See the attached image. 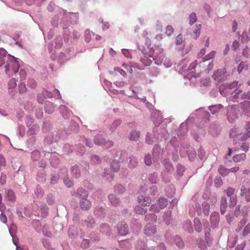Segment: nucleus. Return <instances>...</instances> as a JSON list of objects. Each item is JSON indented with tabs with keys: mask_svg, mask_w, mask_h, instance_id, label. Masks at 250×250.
I'll list each match as a JSON object with an SVG mask.
<instances>
[{
	"mask_svg": "<svg viewBox=\"0 0 250 250\" xmlns=\"http://www.w3.org/2000/svg\"><path fill=\"white\" fill-rule=\"evenodd\" d=\"M35 194L38 198H42L44 194L43 189L39 187H37L35 190Z\"/></svg>",
	"mask_w": 250,
	"mask_h": 250,
	"instance_id": "obj_33",
	"label": "nucleus"
},
{
	"mask_svg": "<svg viewBox=\"0 0 250 250\" xmlns=\"http://www.w3.org/2000/svg\"><path fill=\"white\" fill-rule=\"evenodd\" d=\"M6 197L9 201L13 202L16 200V196L14 191L11 189H9L6 192Z\"/></svg>",
	"mask_w": 250,
	"mask_h": 250,
	"instance_id": "obj_19",
	"label": "nucleus"
},
{
	"mask_svg": "<svg viewBox=\"0 0 250 250\" xmlns=\"http://www.w3.org/2000/svg\"><path fill=\"white\" fill-rule=\"evenodd\" d=\"M156 114L157 115L158 114L156 113H153L152 114V120H153L154 123L155 124V125H160L162 122V117H161V116H159L158 117L157 119L156 120H155L154 119L153 116L155 115H156Z\"/></svg>",
	"mask_w": 250,
	"mask_h": 250,
	"instance_id": "obj_45",
	"label": "nucleus"
},
{
	"mask_svg": "<svg viewBox=\"0 0 250 250\" xmlns=\"http://www.w3.org/2000/svg\"><path fill=\"white\" fill-rule=\"evenodd\" d=\"M238 82H233L229 84H227L225 89L222 90L221 88L220 89V92L221 95H224L225 96H227L229 95V93H231V89H232L233 88H234L235 89H237L236 88L238 86Z\"/></svg>",
	"mask_w": 250,
	"mask_h": 250,
	"instance_id": "obj_6",
	"label": "nucleus"
},
{
	"mask_svg": "<svg viewBox=\"0 0 250 250\" xmlns=\"http://www.w3.org/2000/svg\"><path fill=\"white\" fill-rule=\"evenodd\" d=\"M0 220L2 223H6L7 220V217L4 214L1 213L0 215Z\"/></svg>",
	"mask_w": 250,
	"mask_h": 250,
	"instance_id": "obj_61",
	"label": "nucleus"
},
{
	"mask_svg": "<svg viewBox=\"0 0 250 250\" xmlns=\"http://www.w3.org/2000/svg\"><path fill=\"white\" fill-rule=\"evenodd\" d=\"M135 212L139 214H144L147 212V209L141 207L140 206H136L134 208Z\"/></svg>",
	"mask_w": 250,
	"mask_h": 250,
	"instance_id": "obj_26",
	"label": "nucleus"
},
{
	"mask_svg": "<svg viewBox=\"0 0 250 250\" xmlns=\"http://www.w3.org/2000/svg\"><path fill=\"white\" fill-rule=\"evenodd\" d=\"M120 168V165L119 162L117 161H113L111 165L110 169H105L104 173V174L109 175L111 180L113 179V172H117L118 171ZM105 176V175H104Z\"/></svg>",
	"mask_w": 250,
	"mask_h": 250,
	"instance_id": "obj_3",
	"label": "nucleus"
},
{
	"mask_svg": "<svg viewBox=\"0 0 250 250\" xmlns=\"http://www.w3.org/2000/svg\"><path fill=\"white\" fill-rule=\"evenodd\" d=\"M215 52L212 51L209 54H208L206 56L204 57L203 60L204 61L209 60L212 58H213L215 55Z\"/></svg>",
	"mask_w": 250,
	"mask_h": 250,
	"instance_id": "obj_48",
	"label": "nucleus"
},
{
	"mask_svg": "<svg viewBox=\"0 0 250 250\" xmlns=\"http://www.w3.org/2000/svg\"><path fill=\"white\" fill-rule=\"evenodd\" d=\"M240 106L241 107L243 113L248 117H250V101L245 100L241 102L240 105H233L228 107V119L229 122L232 123L234 120L237 118V115L234 113V111Z\"/></svg>",
	"mask_w": 250,
	"mask_h": 250,
	"instance_id": "obj_1",
	"label": "nucleus"
},
{
	"mask_svg": "<svg viewBox=\"0 0 250 250\" xmlns=\"http://www.w3.org/2000/svg\"><path fill=\"white\" fill-rule=\"evenodd\" d=\"M151 202V199L149 197H144L142 195L139 196L138 197V202L143 206H148Z\"/></svg>",
	"mask_w": 250,
	"mask_h": 250,
	"instance_id": "obj_7",
	"label": "nucleus"
},
{
	"mask_svg": "<svg viewBox=\"0 0 250 250\" xmlns=\"http://www.w3.org/2000/svg\"><path fill=\"white\" fill-rule=\"evenodd\" d=\"M150 217H152V220H154V221H156V220L157 217H156V216L154 214H147V215H146L145 216V219L146 221H148V220H150V219H149Z\"/></svg>",
	"mask_w": 250,
	"mask_h": 250,
	"instance_id": "obj_55",
	"label": "nucleus"
},
{
	"mask_svg": "<svg viewBox=\"0 0 250 250\" xmlns=\"http://www.w3.org/2000/svg\"><path fill=\"white\" fill-rule=\"evenodd\" d=\"M228 207L227 200L225 197H222L220 201V211L222 214H224Z\"/></svg>",
	"mask_w": 250,
	"mask_h": 250,
	"instance_id": "obj_11",
	"label": "nucleus"
},
{
	"mask_svg": "<svg viewBox=\"0 0 250 250\" xmlns=\"http://www.w3.org/2000/svg\"><path fill=\"white\" fill-rule=\"evenodd\" d=\"M245 132L236 135V137L241 140H246L250 137V122L246 123L245 125Z\"/></svg>",
	"mask_w": 250,
	"mask_h": 250,
	"instance_id": "obj_5",
	"label": "nucleus"
},
{
	"mask_svg": "<svg viewBox=\"0 0 250 250\" xmlns=\"http://www.w3.org/2000/svg\"><path fill=\"white\" fill-rule=\"evenodd\" d=\"M77 195L82 198H87L88 196V192L83 188H79L77 190Z\"/></svg>",
	"mask_w": 250,
	"mask_h": 250,
	"instance_id": "obj_14",
	"label": "nucleus"
},
{
	"mask_svg": "<svg viewBox=\"0 0 250 250\" xmlns=\"http://www.w3.org/2000/svg\"><path fill=\"white\" fill-rule=\"evenodd\" d=\"M5 72L8 74V72L10 70L14 73H16L19 71L20 68V64L17 60L15 58H13L12 60L7 62V64L5 65Z\"/></svg>",
	"mask_w": 250,
	"mask_h": 250,
	"instance_id": "obj_2",
	"label": "nucleus"
},
{
	"mask_svg": "<svg viewBox=\"0 0 250 250\" xmlns=\"http://www.w3.org/2000/svg\"><path fill=\"white\" fill-rule=\"evenodd\" d=\"M139 136L140 133L139 132L137 131H132L130 132L129 139L132 141H136L139 138Z\"/></svg>",
	"mask_w": 250,
	"mask_h": 250,
	"instance_id": "obj_28",
	"label": "nucleus"
},
{
	"mask_svg": "<svg viewBox=\"0 0 250 250\" xmlns=\"http://www.w3.org/2000/svg\"><path fill=\"white\" fill-rule=\"evenodd\" d=\"M9 89H13L17 85V82L15 79H11L9 81L8 84Z\"/></svg>",
	"mask_w": 250,
	"mask_h": 250,
	"instance_id": "obj_40",
	"label": "nucleus"
},
{
	"mask_svg": "<svg viewBox=\"0 0 250 250\" xmlns=\"http://www.w3.org/2000/svg\"><path fill=\"white\" fill-rule=\"evenodd\" d=\"M245 198L247 202L250 201V189H248L245 195Z\"/></svg>",
	"mask_w": 250,
	"mask_h": 250,
	"instance_id": "obj_64",
	"label": "nucleus"
},
{
	"mask_svg": "<svg viewBox=\"0 0 250 250\" xmlns=\"http://www.w3.org/2000/svg\"><path fill=\"white\" fill-rule=\"evenodd\" d=\"M197 18L196 14L194 13H192L189 16V24L192 25L197 21Z\"/></svg>",
	"mask_w": 250,
	"mask_h": 250,
	"instance_id": "obj_35",
	"label": "nucleus"
},
{
	"mask_svg": "<svg viewBox=\"0 0 250 250\" xmlns=\"http://www.w3.org/2000/svg\"><path fill=\"white\" fill-rule=\"evenodd\" d=\"M71 171L73 175H74L75 177L76 178H78L80 176V170L78 168V166H74L72 167L71 168Z\"/></svg>",
	"mask_w": 250,
	"mask_h": 250,
	"instance_id": "obj_31",
	"label": "nucleus"
},
{
	"mask_svg": "<svg viewBox=\"0 0 250 250\" xmlns=\"http://www.w3.org/2000/svg\"><path fill=\"white\" fill-rule=\"evenodd\" d=\"M19 89L20 93H24L26 91L25 84L23 83H21L19 85Z\"/></svg>",
	"mask_w": 250,
	"mask_h": 250,
	"instance_id": "obj_47",
	"label": "nucleus"
},
{
	"mask_svg": "<svg viewBox=\"0 0 250 250\" xmlns=\"http://www.w3.org/2000/svg\"><path fill=\"white\" fill-rule=\"evenodd\" d=\"M218 171L222 176H226L229 173V170H228V169L222 166L220 167Z\"/></svg>",
	"mask_w": 250,
	"mask_h": 250,
	"instance_id": "obj_32",
	"label": "nucleus"
},
{
	"mask_svg": "<svg viewBox=\"0 0 250 250\" xmlns=\"http://www.w3.org/2000/svg\"><path fill=\"white\" fill-rule=\"evenodd\" d=\"M91 203L87 198H82L80 201V206L83 210H88L91 207Z\"/></svg>",
	"mask_w": 250,
	"mask_h": 250,
	"instance_id": "obj_9",
	"label": "nucleus"
},
{
	"mask_svg": "<svg viewBox=\"0 0 250 250\" xmlns=\"http://www.w3.org/2000/svg\"><path fill=\"white\" fill-rule=\"evenodd\" d=\"M223 107L221 104L212 105L209 107V110L212 114H214L219 111Z\"/></svg>",
	"mask_w": 250,
	"mask_h": 250,
	"instance_id": "obj_21",
	"label": "nucleus"
},
{
	"mask_svg": "<svg viewBox=\"0 0 250 250\" xmlns=\"http://www.w3.org/2000/svg\"><path fill=\"white\" fill-rule=\"evenodd\" d=\"M249 68V65L246 62H242L240 63L238 67L237 70L240 73L243 71H245L248 70Z\"/></svg>",
	"mask_w": 250,
	"mask_h": 250,
	"instance_id": "obj_24",
	"label": "nucleus"
},
{
	"mask_svg": "<svg viewBox=\"0 0 250 250\" xmlns=\"http://www.w3.org/2000/svg\"><path fill=\"white\" fill-rule=\"evenodd\" d=\"M157 204L161 209L164 208L167 205V200L164 197H160L157 201Z\"/></svg>",
	"mask_w": 250,
	"mask_h": 250,
	"instance_id": "obj_13",
	"label": "nucleus"
},
{
	"mask_svg": "<svg viewBox=\"0 0 250 250\" xmlns=\"http://www.w3.org/2000/svg\"><path fill=\"white\" fill-rule=\"evenodd\" d=\"M250 40V38L247 33H243L241 35V42L242 43H247Z\"/></svg>",
	"mask_w": 250,
	"mask_h": 250,
	"instance_id": "obj_37",
	"label": "nucleus"
},
{
	"mask_svg": "<svg viewBox=\"0 0 250 250\" xmlns=\"http://www.w3.org/2000/svg\"><path fill=\"white\" fill-rule=\"evenodd\" d=\"M219 221V215L216 213H213L210 216V222L212 223L214 222L215 223Z\"/></svg>",
	"mask_w": 250,
	"mask_h": 250,
	"instance_id": "obj_41",
	"label": "nucleus"
},
{
	"mask_svg": "<svg viewBox=\"0 0 250 250\" xmlns=\"http://www.w3.org/2000/svg\"><path fill=\"white\" fill-rule=\"evenodd\" d=\"M241 98L243 99H248V100L250 99V92L248 93H244L243 94L241 95Z\"/></svg>",
	"mask_w": 250,
	"mask_h": 250,
	"instance_id": "obj_58",
	"label": "nucleus"
},
{
	"mask_svg": "<svg viewBox=\"0 0 250 250\" xmlns=\"http://www.w3.org/2000/svg\"><path fill=\"white\" fill-rule=\"evenodd\" d=\"M226 73L225 70L218 69L215 71L212 75V78L216 81H219L220 80L219 77L222 75H224Z\"/></svg>",
	"mask_w": 250,
	"mask_h": 250,
	"instance_id": "obj_17",
	"label": "nucleus"
},
{
	"mask_svg": "<svg viewBox=\"0 0 250 250\" xmlns=\"http://www.w3.org/2000/svg\"><path fill=\"white\" fill-rule=\"evenodd\" d=\"M64 182L66 186L68 187H70L73 185V182L68 178H65L64 180Z\"/></svg>",
	"mask_w": 250,
	"mask_h": 250,
	"instance_id": "obj_56",
	"label": "nucleus"
},
{
	"mask_svg": "<svg viewBox=\"0 0 250 250\" xmlns=\"http://www.w3.org/2000/svg\"><path fill=\"white\" fill-rule=\"evenodd\" d=\"M94 143L98 145H105L106 147H110L113 145V143L111 141H107L103 138V136L101 135H97L94 139Z\"/></svg>",
	"mask_w": 250,
	"mask_h": 250,
	"instance_id": "obj_4",
	"label": "nucleus"
},
{
	"mask_svg": "<svg viewBox=\"0 0 250 250\" xmlns=\"http://www.w3.org/2000/svg\"><path fill=\"white\" fill-rule=\"evenodd\" d=\"M108 198L111 205L115 207L118 206L120 203L119 199L117 198L113 194L109 195Z\"/></svg>",
	"mask_w": 250,
	"mask_h": 250,
	"instance_id": "obj_20",
	"label": "nucleus"
},
{
	"mask_svg": "<svg viewBox=\"0 0 250 250\" xmlns=\"http://www.w3.org/2000/svg\"><path fill=\"white\" fill-rule=\"evenodd\" d=\"M242 90L238 89H236L234 90L233 92H231L230 93H229V94H231V96L229 97L228 99L229 101H232V102H235L237 101V100L239 98V95L240 93H241Z\"/></svg>",
	"mask_w": 250,
	"mask_h": 250,
	"instance_id": "obj_10",
	"label": "nucleus"
},
{
	"mask_svg": "<svg viewBox=\"0 0 250 250\" xmlns=\"http://www.w3.org/2000/svg\"><path fill=\"white\" fill-rule=\"evenodd\" d=\"M201 25L198 24L196 26V28L193 32V37L196 39L200 35Z\"/></svg>",
	"mask_w": 250,
	"mask_h": 250,
	"instance_id": "obj_27",
	"label": "nucleus"
},
{
	"mask_svg": "<svg viewBox=\"0 0 250 250\" xmlns=\"http://www.w3.org/2000/svg\"><path fill=\"white\" fill-rule=\"evenodd\" d=\"M161 209V208L157 204H152L149 209L150 211L156 213L159 212Z\"/></svg>",
	"mask_w": 250,
	"mask_h": 250,
	"instance_id": "obj_43",
	"label": "nucleus"
},
{
	"mask_svg": "<svg viewBox=\"0 0 250 250\" xmlns=\"http://www.w3.org/2000/svg\"><path fill=\"white\" fill-rule=\"evenodd\" d=\"M246 246V242L245 241H243L241 244H238L235 248V250H243Z\"/></svg>",
	"mask_w": 250,
	"mask_h": 250,
	"instance_id": "obj_51",
	"label": "nucleus"
},
{
	"mask_svg": "<svg viewBox=\"0 0 250 250\" xmlns=\"http://www.w3.org/2000/svg\"><path fill=\"white\" fill-rule=\"evenodd\" d=\"M55 47L56 48H60L61 47L62 44V39L61 37H57L55 39Z\"/></svg>",
	"mask_w": 250,
	"mask_h": 250,
	"instance_id": "obj_34",
	"label": "nucleus"
},
{
	"mask_svg": "<svg viewBox=\"0 0 250 250\" xmlns=\"http://www.w3.org/2000/svg\"><path fill=\"white\" fill-rule=\"evenodd\" d=\"M7 52L3 48H0V67L5 63V58L6 57Z\"/></svg>",
	"mask_w": 250,
	"mask_h": 250,
	"instance_id": "obj_16",
	"label": "nucleus"
},
{
	"mask_svg": "<svg viewBox=\"0 0 250 250\" xmlns=\"http://www.w3.org/2000/svg\"><path fill=\"white\" fill-rule=\"evenodd\" d=\"M122 52L126 58H131V54L128 50L125 49H122Z\"/></svg>",
	"mask_w": 250,
	"mask_h": 250,
	"instance_id": "obj_59",
	"label": "nucleus"
},
{
	"mask_svg": "<svg viewBox=\"0 0 250 250\" xmlns=\"http://www.w3.org/2000/svg\"><path fill=\"white\" fill-rule=\"evenodd\" d=\"M20 75L21 79L22 80H24L26 77V71L24 69H21V70L20 71Z\"/></svg>",
	"mask_w": 250,
	"mask_h": 250,
	"instance_id": "obj_54",
	"label": "nucleus"
},
{
	"mask_svg": "<svg viewBox=\"0 0 250 250\" xmlns=\"http://www.w3.org/2000/svg\"><path fill=\"white\" fill-rule=\"evenodd\" d=\"M45 111L48 113H52L54 110L53 105L52 103L48 102L45 104Z\"/></svg>",
	"mask_w": 250,
	"mask_h": 250,
	"instance_id": "obj_29",
	"label": "nucleus"
},
{
	"mask_svg": "<svg viewBox=\"0 0 250 250\" xmlns=\"http://www.w3.org/2000/svg\"><path fill=\"white\" fill-rule=\"evenodd\" d=\"M47 203L49 205H52L54 203V197L52 194H48L46 197Z\"/></svg>",
	"mask_w": 250,
	"mask_h": 250,
	"instance_id": "obj_39",
	"label": "nucleus"
},
{
	"mask_svg": "<svg viewBox=\"0 0 250 250\" xmlns=\"http://www.w3.org/2000/svg\"><path fill=\"white\" fill-rule=\"evenodd\" d=\"M102 23V28L104 30H105L108 28L109 23L107 22H104L103 20L100 19L99 20Z\"/></svg>",
	"mask_w": 250,
	"mask_h": 250,
	"instance_id": "obj_57",
	"label": "nucleus"
},
{
	"mask_svg": "<svg viewBox=\"0 0 250 250\" xmlns=\"http://www.w3.org/2000/svg\"><path fill=\"white\" fill-rule=\"evenodd\" d=\"M250 233V223H248L246 225L243 231V235L244 236H246L248 235Z\"/></svg>",
	"mask_w": 250,
	"mask_h": 250,
	"instance_id": "obj_36",
	"label": "nucleus"
},
{
	"mask_svg": "<svg viewBox=\"0 0 250 250\" xmlns=\"http://www.w3.org/2000/svg\"><path fill=\"white\" fill-rule=\"evenodd\" d=\"M183 42V35L181 34H179L175 39L176 44L180 45L182 44Z\"/></svg>",
	"mask_w": 250,
	"mask_h": 250,
	"instance_id": "obj_44",
	"label": "nucleus"
},
{
	"mask_svg": "<svg viewBox=\"0 0 250 250\" xmlns=\"http://www.w3.org/2000/svg\"><path fill=\"white\" fill-rule=\"evenodd\" d=\"M248 189L244 187H241L240 188V196H243L245 195L246 192H247Z\"/></svg>",
	"mask_w": 250,
	"mask_h": 250,
	"instance_id": "obj_63",
	"label": "nucleus"
},
{
	"mask_svg": "<svg viewBox=\"0 0 250 250\" xmlns=\"http://www.w3.org/2000/svg\"><path fill=\"white\" fill-rule=\"evenodd\" d=\"M39 130V126L37 125H34L29 129L27 133L29 135H34L37 133Z\"/></svg>",
	"mask_w": 250,
	"mask_h": 250,
	"instance_id": "obj_22",
	"label": "nucleus"
},
{
	"mask_svg": "<svg viewBox=\"0 0 250 250\" xmlns=\"http://www.w3.org/2000/svg\"><path fill=\"white\" fill-rule=\"evenodd\" d=\"M246 158V155L245 153H241L235 155L233 157V160L235 162H240L244 161Z\"/></svg>",
	"mask_w": 250,
	"mask_h": 250,
	"instance_id": "obj_15",
	"label": "nucleus"
},
{
	"mask_svg": "<svg viewBox=\"0 0 250 250\" xmlns=\"http://www.w3.org/2000/svg\"><path fill=\"white\" fill-rule=\"evenodd\" d=\"M5 166V160L4 157L0 154V170H1V167Z\"/></svg>",
	"mask_w": 250,
	"mask_h": 250,
	"instance_id": "obj_52",
	"label": "nucleus"
},
{
	"mask_svg": "<svg viewBox=\"0 0 250 250\" xmlns=\"http://www.w3.org/2000/svg\"><path fill=\"white\" fill-rule=\"evenodd\" d=\"M202 209L204 213L206 215H208L209 213L210 205L207 202H204L202 204Z\"/></svg>",
	"mask_w": 250,
	"mask_h": 250,
	"instance_id": "obj_23",
	"label": "nucleus"
},
{
	"mask_svg": "<svg viewBox=\"0 0 250 250\" xmlns=\"http://www.w3.org/2000/svg\"><path fill=\"white\" fill-rule=\"evenodd\" d=\"M176 245L179 248H183L184 246V244L181 238L179 236H176L174 239Z\"/></svg>",
	"mask_w": 250,
	"mask_h": 250,
	"instance_id": "obj_25",
	"label": "nucleus"
},
{
	"mask_svg": "<svg viewBox=\"0 0 250 250\" xmlns=\"http://www.w3.org/2000/svg\"><path fill=\"white\" fill-rule=\"evenodd\" d=\"M235 189L232 188H229L225 190V193L228 196L231 197L235 192Z\"/></svg>",
	"mask_w": 250,
	"mask_h": 250,
	"instance_id": "obj_42",
	"label": "nucleus"
},
{
	"mask_svg": "<svg viewBox=\"0 0 250 250\" xmlns=\"http://www.w3.org/2000/svg\"><path fill=\"white\" fill-rule=\"evenodd\" d=\"M114 69L115 71L119 72L122 75L124 76L126 75L125 71L123 70L122 69H121L119 67H115Z\"/></svg>",
	"mask_w": 250,
	"mask_h": 250,
	"instance_id": "obj_60",
	"label": "nucleus"
},
{
	"mask_svg": "<svg viewBox=\"0 0 250 250\" xmlns=\"http://www.w3.org/2000/svg\"><path fill=\"white\" fill-rule=\"evenodd\" d=\"M237 203V199L236 197H230V206L234 207L236 205Z\"/></svg>",
	"mask_w": 250,
	"mask_h": 250,
	"instance_id": "obj_62",
	"label": "nucleus"
},
{
	"mask_svg": "<svg viewBox=\"0 0 250 250\" xmlns=\"http://www.w3.org/2000/svg\"><path fill=\"white\" fill-rule=\"evenodd\" d=\"M138 162L137 158L134 157H132L130 158V160L129 163V167L130 168H134L137 166Z\"/></svg>",
	"mask_w": 250,
	"mask_h": 250,
	"instance_id": "obj_30",
	"label": "nucleus"
},
{
	"mask_svg": "<svg viewBox=\"0 0 250 250\" xmlns=\"http://www.w3.org/2000/svg\"><path fill=\"white\" fill-rule=\"evenodd\" d=\"M174 32V28L171 25H167L166 27L165 33L168 36H171Z\"/></svg>",
	"mask_w": 250,
	"mask_h": 250,
	"instance_id": "obj_38",
	"label": "nucleus"
},
{
	"mask_svg": "<svg viewBox=\"0 0 250 250\" xmlns=\"http://www.w3.org/2000/svg\"><path fill=\"white\" fill-rule=\"evenodd\" d=\"M195 229L198 232H201L202 230V226L200 221L198 218L194 220Z\"/></svg>",
	"mask_w": 250,
	"mask_h": 250,
	"instance_id": "obj_18",
	"label": "nucleus"
},
{
	"mask_svg": "<svg viewBox=\"0 0 250 250\" xmlns=\"http://www.w3.org/2000/svg\"><path fill=\"white\" fill-rule=\"evenodd\" d=\"M249 148V146L248 143H243L241 145V149L245 152H247Z\"/></svg>",
	"mask_w": 250,
	"mask_h": 250,
	"instance_id": "obj_49",
	"label": "nucleus"
},
{
	"mask_svg": "<svg viewBox=\"0 0 250 250\" xmlns=\"http://www.w3.org/2000/svg\"><path fill=\"white\" fill-rule=\"evenodd\" d=\"M145 232L147 235H152L156 232V228L155 226L148 223L145 228Z\"/></svg>",
	"mask_w": 250,
	"mask_h": 250,
	"instance_id": "obj_8",
	"label": "nucleus"
},
{
	"mask_svg": "<svg viewBox=\"0 0 250 250\" xmlns=\"http://www.w3.org/2000/svg\"><path fill=\"white\" fill-rule=\"evenodd\" d=\"M118 230L119 233L122 235H126L127 233L128 229L126 224L121 223L118 226Z\"/></svg>",
	"mask_w": 250,
	"mask_h": 250,
	"instance_id": "obj_12",
	"label": "nucleus"
},
{
	"mask_svg": "<svg viewBox=\"0 0 250 250\" xmlns=\"http://www.w3.org/2000/svg\"><path fill=\"white\" fill-rule=\"evenodd\" d=\"M120 120H115L114 121L111 125V128L112 130L115 129L116 127L119 126L121 124Z\"/></svg>",
	"mask_w": 250,
	"mask_h": 250,
	"instance_id": "obj_50",
	"label": "nucleus"
},
{
	"mask_svg": "<svg viewBox=\"0 0 250 250\" xmlns=\"http://www.w3.org/2000/svg\"><path fill=\"white\" fill-rule=\"evenodd\" d=\"M149 180L152 184L156 183L157 182V176L155 174H153L150 175Z\"/></svg>",
	"mask_w": 250,
	"mask_h": 250,
	"instance_id": "obj_53",
	"label": "nucleus"
},
{
	"mask_svg": "<svg viewBox=\"0 0 250 250\" xmlns=\"http://www.w3.org/2000/svg\"><path fill=\"white\" fill-rule=\"evenodd\" d=\"M144 162L147 166H150L152 163L151 155L149 154L146 155L145 157Z\"/></svg>",
	"mask_w": 250,
	"mask_h": 250,
	"instance_id": "obj_46",
	"label": "nucleus"
}]
</instances>
